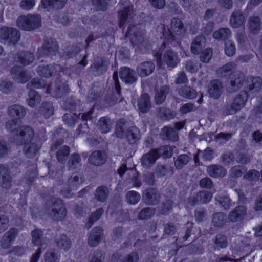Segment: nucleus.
<instances>
[{
	"label": "nucleus",
	"mask_w": 262,
	"mask_h": 262,
	"mask_svg": "<svg viewBox=\"0 0 262 262\" xmlns=\"http://www.w3.org/2000/svg\"><path fill=\"white\" fill-rule=\"evenodd\" d=\"M63 139H60L51 146V151L56 150V156L59 162H65L70 151V148L68 146L63 145Z\"/></svg>",
	"instance_id": "423d86ee"
},
{
	"label": "nucleus",
	"mask_w": 262,
	"mask_h": 262,
	"mask_svg": "<svg viewBox=\"0 0 262 262\" xmlns=\"http://www.w3.org/2000/svg\"><path fill=\"white\" fill-rule=\"evenodd\" d=\"M45 212L55 221L63 220L67 213V209L62 200L59 198H51L46 203Z\"/></svg>",
	"instance_id": "f257e3e1"
},
{
	"label": "nucleus",
	"mask_w": 262,
	"mask_h": 262,
	"mask_svg": "<svg viewBox=\"0 0 262 262\" xmlns=\"http://www.w3.org/2000/svg\"><path fill=\"white\" fill-rule=\"evenodd\" d=\"M69 92L68 86L64 82L57 80L55 82L54 94L58 98L64 97Z\"/></svg>",
	"instance_id": "58836bf2"
},
{
	"label": "nucleus",
	"mask_w": 262,
	"mask_h": 262,
	"mask_svg": "<svg viewBox=\"0 0 262 262\" xmlns=\"http://www.w3.org/2000/svg\"><path fill=\"white\" fill-rule=\"evenodd\" d=\"M81 157L78 154H72L68 162V165L70 169H75L81 165Z\"/></svg>",
	"instance_id": "13d9d810"
},
{
	"label": "nucleus",
	"mask_w": 262,
	"mask_h": 262,
	"mask_svg": "<svg viewBox=\"0 0 262 262\" xmlns=\"http://www.w3.org/2000/svg\"><path fill=\"white\" fill-rule=\"evenodd\" d=\"M11 181L12 178L8 168L0 164V186L8 189L11 187Z\"/></svg>",
	"instance_id": "412c9836"
},
{
	"label": "nucleus",
	"mask_w": 262,
	"mask_h": 262,
	"mask_svg": "<svg viewBox=\"0 0 262 262\" xmlns=\"http://www.w3.org/2000/svg\"><path fill=\"white\" fill-rule=\"evenodd\" d=\"M31 235L34 245L40 246L46 243L47 239L44 237L42 230H32Z\"/></svg>",
	"instance_id": "864d4df0"
},
{
	"label": "nucleus",
	"mask_w": 262,
	"mask_h": 262,
	"mask_svg": "<svg viewBox=\"0 0 262 262\" xmlns=\"http://www.w3.org/2000/svg\"><path fill=\"white\" fill-rule=\"evenodd\" d=\"M231 32L228 28H221L215 31L213 34L214 38L218 40H225L229 38Z\"/></svg>",
	"instance_id": "5fc2aeb1"
},
{
	"label": "nucleus",
	"mask_w": 262,
	"mask_h": 262,
	"mask_svg": "<svg viewBox=\"0 0 262 262\" xmlns=\"http://www.w3.org/2000/svg\"><path fill=\"white\" fill-rule=\"evenodd\" d=\"M247 207L245 205H238L228 215L231 222H235L242 219L246 214Z\"/></svg>",
	"instance_id": "a878e982"
},
{
	"label": "nucleus",
	"mask_w": 262,
	"mask_h": 262,
	"mask_svg": "<svg viewBox=\"0 0 262 262\" xmlns=\"http://www.w3.org/2000/svg\"><path fill=\"white\" fill-rule=\"evenodd\" d=\"M245 21L243 12L239 9H235L230 16V26L233 28H238L244 24Z\"/></svg>",
	"instance_id": "aec40b11"
},
{
	"label": "nucleus",
	"mask_w": 262,
	"mask_h": 262,
	"mask_svg": "<svg viewBox=\"0 0 262 262\" xmlns=\"http://www.w3.org/2000/svg\"><path fill=\"white\" fill-rule=\"evenodd\" d=\"M251 82L248 86L249 91L252 94H257L259 92L262 86V79L260 77H253L251 79Z\"/></svg>",
	"instance_id": "de8ad7c7"
},
{
	"label": "nucleus",
	"mask_w": 262,
	"mask_h": 262,
	"mask_svg": "<svg viewBox=\"0 0 262 262\" xmlns=\"http://www.w3.org/2000/svg\"><path fill=\"white\" fill-rule=\"evenodd\" d=\"M81 183L79 177L76 173L73 174L67 181V184L73 190L76 189Z\"/></svg>",
	"instance_id": "338daca9"
},
{
	"label": "nucleus",
	"mask_w": 262,
	"mask_h": 262,
	"mask_svg": "<svg viewBox=\"0 0 262 262\" xmlns=\"http://www.w3.org/2000/svg\"><path fill=\"white\" fill-rule=\"evenodd\" d=\"M17 26L20 29L26 31L35 30L41 26V19L38 14L22 15L17 19Z\"/></svg>",
	"instance_id": "f03ea898"
},
{
	"label": "nucleus",
	"mask_w": 262,
	"mask_h": 262,
	"mask_svg": "<svg viewBox=\"0 0 262 262\" xmlns=\"http://www.w3.org/2000/svg\"><path fill=\"white\" fill-rule=\"evenodd\" d=\"M34 133L32 128L29 126H22L16 130L15 139L20 144H26L30 142L34 137Z\"/></svg>",
	"instance_id": "9d476101"
},
{
	"label": "nucleus",
	"mask_w": 262,
	"mask_h": 262,
	"mask_svg": "<svg viewBox=\"0 0 262 262\" xmlns=\"http://www.w3.org/2000/svg\"><path fill=\"white\" fill-rule=\"evenodd\" d=\"M110 193L109 188L105 185L98 187L95 190L94 195V199L98 202L104 203L107 201Z\"/></svg>",
	"instance_id": "bb28decb"
},
{
	"label": "nucleus",
	"mask_w": 262,
	"mask_h": 262,
	"mask_svg": "<svg viewBox=\"0 0 262 262\" xmlns=\"http://www.w3.org/2000/svg\"><path fill=\"white\" fill-rule=\"evenodd\" d=\"M46 83L44 80L40 78H34L30 82L27 84V88L28 89H39L44 88Z\"/></svg>",
	"instance_id": "69168bd1"
},
{
	"label": "nucleus",
	"mask_w": 262,
	"mask_h": 262,
	"mask_svg": "<svg viewBox=\"0 0 262 262\" xmlns=\"http://www.w3.org/2000/svg\"><path fill=\"white\" fill-rule=\"evenodd\" d=\"M119 75L121 80L126 84H133L135 83L137 79L134 71L126 67L120 68Z\"/></svg>",
	"instance_id": "2eb2a0df"
},
{
	"label": "nucleus",
	"mask_w": 262,
	"mask_h": 262,
	"mask_svg": "<svg viewBox=\"0 0 262 262\" xmlns=\"http://www.w3.org/2000/svg\"><path fill=\"white\" fill-rule=\"evenodd\" d=\"M106 161V155L101 150H95L90 156L89 162L96 166L103 165Z\"/></svg>",
	"instance_id": "6ab92c4d"
},
{
	"label": "nucleus",
	"mask_w": 262,
	"mask_h": 262,
	"mask_svg": "<svg viewBox=\"0 0 262 262\" xmlns=\"http://www.w3.org/2000/svg\"><path fill=\"white\" fill-rule=\"evenodd\" d=\"M13 78L19 83H25L30 78V75L18 67H13L11 69Z\"/></svg>",
	"instance_id": "7c9ffc66"
},
{
	"label": "nucleus",
	"mask_w": 262,
	"mask_h": 262,
	"mask_svg": "<svg viewBox=\"0 0 262 262\" xmlns=\"http://www.w3.org/2000/svg\"><path fill=\"white\" fill-rule=\"evenodd\" d=\"M113 78L114 81L115 89L116 91V94L108 95L105 98V101L110 105H114L118 100V97H120L121 94V87L118 77L117 72H114L113 75Z\"/></svg>",
	"instance_id": "f3484780"
},
{
	"label": "nucleus",
	"mask_w": 262,
	"mask_h": 262,
	"mask_svg": "<svg viewBox=\"0 0 262 262\" xmlns=\"http://www.w3.org/2000/svg\"><path fill=\"white\" fill-rule=\"evenodd\" d=\"M142 199L147 205L154 206L160 202L161 195L155 188H149L144 191Z\"/></svg>",
	"instance_id": "0eeeda50"
},
{
	"label": "nucleus",
	"mask_w": 262,
	"mask_h": 262,
	"mask_svg": "<svg viewBox=\"0 0 262 262\" xmlns=\"http://www.w3.org/2000/svg\"><path fill=\"white\" fill-rule=\"evenodd\" d=\"M103 209L102 208H100L97 209L95 212L92 213L88 219V222L85 223V227L86 228H91L94 223L100 218L101 215L103 214Z\"/></svg>",
	"instance_id": "052dcab7"
},
{
	"label": "nucleus",
	"mask_w": 262,
	"mask_h": 262,
	"mask_svg": "<svg viewBox=\"0 0 262 262\" xmlns=\"http://www.w3.org/2000/svg\"><path fill=\"white\" fill-rule=\"evenodd\" d=\"M109 62L105 59L99 58L91 66L90 69L96 76H99L107 70Z\"/></svg>",
	"instance_id": "ddd939ff"
},
{
	"label": "nucleus",
	"mask_w": 262,
	"mask_h": 262,
	"mask_svg": "<svg viewBox=\"0 0 262 262\" xmlns=\"http://www.w3.org/2000/svg\"><path fill=\"white\" fill-rule=\"evenodd\" d=\"M34 60V56L30 52H21L17 54V62L26 66L32 63Z\"/></svg>",
	"instance_id": "c03bdc74"
},
{
	"label": "nucleus",
	"mask_w": 262,
	"mask_h": 262,
	"mask_svg": "<svg viewBox=\"0 0 262 262\" xmlns=\"http://www.w3.org/2000/svg\"><path fill=\"white\" fill-rule=\"evenodd\" d=\"M97 127L102 133L108 132L112 127L111 120L107 117H103L99 119L97 122Z\"/></svg>",
	"instance_id": "79ce46f5"
},
{
	"label": "nucleus",
	"mask_w": 262,
	"mask_h": 262,
	"mask_svg": "<svg viewBox=\"0 0 262 262\" xmlns=\"http://www.w3.org/2000/svg\"><path fill=\"white\" fill-rule=\"evenodd\" d=\"M56 243L57 247L66 251L69 250L72 245V242L65 234H61L56 237Z\"/></svg>",
	"instance_id": "e433bc0d"
},
{
	"label": "nucleus",
	"mask_w": 262,
	"mask_h": 262,
	"mask_svg": "<svg viewBox=\"0 0 262 262\" xmlns=\"http://www.w3.org/2000/svg\"><path fill=\"white\" fill-rule=\"evenodd\" d=\"M58 52V46L57 42L53 39L46 40L42 47L38 49L39 57L55 55Z\"/></svg>",
	"instance_id": "1a4fd4ad"
},
{
	"label": "nucleus",
	"mask_w": 262,
	"mask_h": 262,
	"mask_svg": "<svg viewBox=\"0 0 262 262\" xmlns=\"http://www.w3.org/2000/svg\"><path fill=\"white\" fill-rule=\"evenodd\" d=\"M158 158L162 157L163 158H169L172 157L173 148L169 145H163L158 148L154 149Z\"/></svg>",
	"instance_id": "ea45409f"
},
{
	"label": "nucleus",
	"mask_w": 262,
	"mask_h": 262,
	"mask_svg": "<svg viewBox=\"0 0 262 262\" xmlns=\"http://www.w3.org/2000/svg\"><path fill=\"white\" fill-rule=\"evenodd\" d=\"M236 68V64L233 62H229L217 70V73L220 76H226L230 74Z\"/></svg>",
	"instance_id": "bf43d9fd"
},
{
	"label": "nucleus",
	"mask_w": 262,
	"mask_h": 262,
	"mask_svg": "<svg viewBox=\"0 0 262 262\" xmlns=\"http://www.w3.org/2000/svg\"><path fill=\"white\" fill-rule=\"evenodd\" d=\"M137 102L138 109L143 113L148 112L151 107L150 97L147 93L142 94L138 98Z\"/></svg>",
	"instance_id": "c756f323"
},
{
	"label": "nucleus",
	"mask_w": 262,
	"mask_h": 262,
	"mask_svg": "<svg viewBox=\"0 0 262 262\" xmlns=\"http://www.w3.org/2000/svg\"><path fill=\"white\" fill-rule=\"evenodd\" d=\"M214 199L215 204L224 210H228L231 206V200L227 195H217Z\"/></svg>",
	"instance_id": "8fccbe9b"
},
{
	"label": "nucleus",
	"mask_w": 262,
	"mask_h": 262,
	"mask_svg": "<svg viewBox=\"0 0 262 262\" xmlns=\"http://www.w3.org/2000/svg\"><path fill=\"white\" fill-rule=\"evenodd\" d=\"M19 31L14 28L6 26L0 28V39L9 44H16L20 39Z\"/></svg>",
	"instance_id": "39448f33"
},
{
	"label": "nucleus",
	"mask_w": 262,
	"mask_h": 262,
	"mask_svg": "<svg viewBox=\"0 0 262 262\" xmlns=\"http://www.w3.org/2000/svg\"><path fill=\"white\" fill-rule=\"evenodd\" d=\"M156 212L155 208L147 207L143 208L138 213V218L139 220H147L152 217Z\"/></svg>",
	"instance_id": "3c124183"
},
{
	"label": "nucleus",
	"mask_w": 262,
	"mask_h": 262,
	"mask_svg": "<svg viewBox=\"0 0 262 262\" xmlns=\"http://www.w3.org/2000/svg\"><path fill=\"white\" fill-rule=\"evenodd\" d=\"M158 115L161 119L167 120L173 118L176 113L166 107H160L158 109Z\"/></svg>",
	"instance_id": "6e6d98bb"
},
{
	"label": "nucleus",
	"mask_w": 262,
	"mask_h": 262,
	"mask_svg": "<svg viewBox=\"0 0 262 262\" xmlns=\"http://www.w3.org/2000/svg\"><path fill=\"white\" fill-rule=\"evenodd\" d=\"M191 158L187 154H181L178 156L174 161V166L176 169H181L190 161Z\"/></svg>",
	"instance_id": "4d7b16f0"
},
{
	"label": "nucleus",
	"mask_w": 262,
	"mask_h": 262,
	"mask_svg": "<svg viewBox=\"0 0 262 262\" xmlns=\"http://www.w3.org/2000/svg\"><path fill=\"white\" fill-rule=\"evenodd\" d=\"M162 133L167 139L172 141H177L178 139V133L173 128L165 126L162 129Z\"/></svg>",
	"instance_id": "680f3d73"
},
{
	"label": "nucleus",
	"mask_w": 262,
	"mask_h": 262,
	"mask_svg": "<svg viewBox=\"0 0 262 262\" xmlns=\"http://www.w3.org/2000/svg\"><path fill=\"white\" fill-rule=\"evenodd\" d=\"M248 92L246 91H242L238 94L231 104H227L225 109L226 114H232L243 108L248 99Z\"/></svg>",
	"instance_id": "20e7f679"
},
{
	"label": "nucleus",
	"mask_w": 262,
	"mask_h": 262,
	"mask_svg": "<svg viewBox=\"0 0 262 262\" xmlns=\"http://www.w3.org/2000/svg\"><path fill=\"white\" fill-rule=\"evenodd\" d=\"M186 31L182 21L177 17L172 18L171 20L170 27L167 30L164 27L163 34L164 37L168 41L172 42L174 40V36L183 35Z\"/></svg>",
	"instance_id": "7ed1b4c3"
},
{
	"label": "nucleus",
	"mask_w": 262,
	"mask_h": 262,
	"mask_svg": "<svg viewBox=\"0 0 262 262\" xmlns=\"http://www.w3.org/2000/svg\"><path fill=\"white\" fill-rule=\"evenodd\" d=\"M155 69V63L151 61H146L139 64L136 68V71L140 77H145L150 75Z\"/></svg>",
	"instance_id": "f8f14e48"
},
{
	"label": "nucleus",
	"mask_w": 262,
	"mask_h": 262,
	"mask_svg": "<svg viewBox=\"0 0 262 262\" xmlns=\"http://www.w3.org/2000/svg\"><path fill=\"white\" fill-rule=\"evenodd\" d=\"M40 112L45 118H47L54 113V107L52 103L44 102L41 104Z\"/></svg>",
	"instance_id": "e2e57ef3"
},
{
	"label": "nucleus",
	"mask_w": 262,
	"mask_h": 262,
	"mask_svg": "<svg viewBox=\"0 0 262 262\" xmlns=\"http://www.w3.org/2000/svg\"><path fill=\"white\" fill-rule=\"evenodd\" d=\"M212 194L207 191H199L195 195L190 196L188 199V203L191 206H195L198 204L207 203L211 200Z\"/></svg>",
	"instance_id": "9b49d317"
},
{
	"label": "nucleus",
	"mask_w": 262,
	"mask_h": 262,
	"mask_svg": "<svg viewBox=\"0 0 262 262\" xmlns=\"http://www.w3.org/2000/svg\"><path fill=\"white\" fill-rule=\"evenodd\" d=\"M67 0H41V4L45 8H54L59 9L62 8Z\"/></svg>",
	"instance_id": "a19ab883"
},
{
	"label": "nucleus",
	"mask_w": 262,
	"mask_h": 262,
	"mask_svg": "<svg viewBox=\"0 0 262 262\" xmlns=\"http://www.w3.org/2000/svg\"><path fill=\"white\" fill-rule=\"evenodd\" d=\"M245 80V76L242 72H235L228 83L227 89L229 92L232 93L238 91L243 86Z\"/></svg>",
	"instance_id": "6e6552de"
},
{
	"label": "nucleus",
	"mask_w": 262,
	"mask_h": 262,
	"mask_svg": "<svg viewBox=\"0 0 262 262\" xmlns=\"http://www.w3.org/2000/svg\"><path fill=\"white\" fill-rule=\"evenodd\" d=\"M227 222L226 215L223 212H217L213 214L212 223L214 227L222 228Z\"/></svg>",
	"instance_id": "49530a36"
},
{
	"label": "nucleus",
	"mask_w": 262,
	"mask_h": 262,
	"mask_svg": "<svg viewBox=\"0 0 262 262\" xmlns=\"http://www.w3.org/2000/svg\"><path fill=\"white\" fill-rule=\"evenodd\" d=\"M23 152L28 158L33 157L39 149L38 146L34 142H27L24 144Z\"/></svg>",
	"instance_id": "a18cd8bd"
},
{
	"label": "nucleus",
	"mask_w": 262,
	"mask_h": 262,
	"mask_svg": "<svg viewBox=\"0 0 262 262\" xmlns=\"http://www.w3.org/2000/svg\"><path fill=\"white\" fill-rule=\"evenodd\" d=\"M163 59L167 66L170 68L176 67L179 62L177 53L171 50H167L165 52Z\"/></svg>",
	"instance_id": "4be33fe9"
},
{
	"label": "nucleus",
	"mask_w": 262,
	"mask_h": 262,
	"mask_svg": "<svg viewBox=\"0 0 262 262\" xmlns=\"http://www.w3.org/2000/svg\"><path fill=\"white\" fill-rule=\"evenodd\" d=\"M221 158L222 163L225 165H233L235 160V156L231 152H226L223 154Z\"/></svg>",
	"instance_id": "774afa93"
},
{
	"label": "nucleus",
	"mask_w": 262,
	"mask_h": 262,
	"mask_svg": "<svg viewBox=\"0 0 262 262\" xmlns=\"http://www.w3.org/2000/svg\"><path fill=\"white\" fill-rule=\"evenodd\" d=\"M178 93L181 97L187 99H193L197 95L194 89L187 85L181 86L179 89Z\"/></svg>",
	"instance_id": "37998d69"
},
{
	"label": "nucleus",
	"mask_w": 262,
	"mask_h": 262,
	"mask_svg": "<svg viewBox=\"0 0 262 262\" xmlns=\"http://www.w3.org/2000/svg\"><path fill=\"white\" fill-rule=\"evenodd\" d=\"M155 173L158 178H162L168 173L172 176L174 173L173 168L171 166H166L165 165L158 163L155 167Z\"/></svg>",
	"instance_id": "f704fd0d"
},
{
	"label": "nucleus",
	"mask_w": 262,
	"mask_h": 262,
	"mask_svg": "<svg viewBox=\"0 0 262 262\" xmlns=\"http://www.w3.org/2000/svg\"><path fill=\"white\" fill-rule=\"evenodd\" d=\"M8 113L11 118L16 120L24 117L26 114V111L22 106L18 104H14L8 107Z\"/></svg>",
	"instance_id": "cd10ccee"
},
{
	"label": "nucleus",
	"mask_w": 262,
	"mask_h": 262,
	"mask_svg": "<svg viewBox=\"0 0 262 262\" xmlns=\"http://www.w3.org/2000/svg\"><path fill=\"white\" fill-rule=\"evenodd\" d=\"M29 98L28 99V105L34 107L39 104L41 101L40 95L34 90H31L28 93Z\"/></svg>",
	"instance_id": "09e8293b"
},
{
	"label": "nucleus",
	"mask_w": 262,
	"mask_h": 262,
	"mask_svg": "<svg viewBox=\"0 0 262 262\" xmlns=\"http://www.w3.org/2000/svg\"><path fill=\"white\" fill-rule=\"evenodd\" d=\"M169 91V86L167 85H163L157 90L154 97L156 104L158 105L162 104L165 101Z\"/></svg>",
	"instance_id": "2f4dec72"
},
{
	"label": "nucleus",
	"mask_w": 262,
	"mask_h": 262,
	"mask_svg": "<svg viewBox=\"0 0 262 262\" xmlns=\"http://www.w3.org/2000/svg\"><path fill=\"white\" fill-rule=\"evenodd\" d=\"M247 170L243 165H236L232 167L229 170V174L232 178H237L241 177Z\"/></svg>",
	"instance_id": "0e129e2a"
},
{
	"label": "nucleus",
	"mask_w": 262,
	"mask_h": 262,
	"mask_svg": "<svg viewBox=\"0 0 262 262\" xmlns=\"http://www.w3.org/2000/svg\"><path fill=\"white\" fill-rule=\"evenodd\" d=\"M158 159L154 149H151L148 152L143 155L141 158V165L144 168H150Z\"/></svg>",
	"instance_id": "b1692460"
},
{
	"label": "nucleus",
	"mask_w": 262,
	"mask_h": 262,
	"mask_svg": "<svg viewBox=\"0 0 262 262\" xmlns=\"http://www.w3.org/2000/svg\"><path fill=\"white\" fill-rule=\"evenodd\" d=\"M208 92L211 97L218 99L223 92L222 83L217 79L211 81L208 85Z\"/></svg>",
	"instance_id": "dca6fc26"
},
{
	"label": "nucleus",
	"mask_w": 262,
	"mask_h": 262,
	"mask_svg": "<svg viewBox=\"0 0 262 262\" xmlns=\"http://www.w3.org/2000/svg\"><path fill=\"white\" fill-rule=\"evenodd\" d=\"M205 44L206 38L204 36L199 35L196 36L191 45L190 50L191 53L194 55L200 54L205 48Z\"/></svg>",
	"instance_id": "5701e85b"
},
{
	"label": "nucleus",
	"mask_w": 262,
	"mask_h": 262,
	"mask_svg": "<svg viewBox=\"0 0 262 262\" xmlns=\"http://www.w3.org/2000/svg\"><path fill=\"white\" fill-rule=\"evenodd\" d=\"M102 230H92L88 237V244L91 247L96 246L102 239Z\"/></svg>",
	"instance_id": "473e14b6"
},
{
	"label": "nucleus",
	"mask_w": 262,
	"mask_h": 262,
	"mask_svg": "<svg viewBox=\"0 0 262 262\" xmlns=\"http://www.w3.org/2000/svg\"><path fill=\"white\" fill-rule=\"evenodd\" d=\"M61 67L57 64H49L47 66H39L37 72L39 75L45 77H50L55 75Z\"/></svg>",
	"instance_id": "4468645a"
},
{
	"label": "nucleus",
	"mask_w": 262,
	"mask_h": 262,
	"mask_svg": "<svg viewBox=\"0 0 262 262\" xmlns=\"http://www.w3.org/2000/svg\"><path fill=\"white\" fill-rule=\"evenodd\" d=\"M247 26L250 33L257 35L261 29V19L258 16H251L248 19Z\"/></svg>",
	"instance_id": "a211bd4d"
},
{
	"label": "nucleus",
	"mask_w": 262,
	"mask_h": 262,
	"mask_svg": "<svg viewBox=\"0 0 262 262\" xmlns=\"http://www.w3.org/2000/svg\"><path fill=\"white\" fill-rule=\"evenodd\" d=\"M131 40L133 44L138 45L141 49H148L149 48L150 45L148 41L144 39L143 34L141 32L135 33Z\"/></svg>",
	"instance_id": "72a5a7b5"
},
{
	"label": "nucleus",
	"mask_w": 262,
	"mask_h": 262,
	"mask_svg": "<svg viewBox=\"0 0 262 262\" xmlns=\"http://www.w3.org/2000/svg\"><path fill=\"white\" fill-rule=\"evenodd\" d=\"M174 201L171 199L164 201L159 207V211L162 215H167L172 210Z\"/></svg>",
	"instance_id": "603ef678"
},
{
	"label": "nucleus",
	"mask_w": 262,
	"mask_h": 262,
	"mask_svg": "<svg viewBox=\"0 0 262 262\" xmlns=\"http://www.w3.org/2000/svg\"><path fill=\"white\" fill-rule=\"evenodd\" d=\"M207 174L211 177L220 178L223 177L227 173V170L222 165L219 164H212L207 167Z\"/></svg>",
	"instance_id": "393cba45"
},
{
	"label": "nucleus",
	"mask_w": 262,
	"mask_h": 262,
	"mask_svg": "<svg viewBox=\"0 0 262 262\" xmlns=\"http://www.w3.org/2000/svg\"><path fill=\"white\" fill-rule=\"evenodd\" d=\"M133 13V6L128 5L118 11V17L119 19V26L120 28L123 26L129 16Z\"/></svg>",
	"instance_id": "c9c22d12"
},
{
	"label": "nucleus",
	"mask_w": 262,
	"mask_h": 262,
	"mask_svg": "<svg viewBox=\"0 0 262 262\" xmlns=\"http://www.w3.org/2000/svg\"><path fill=\"white\" fill-rule=\"evenodd\" d=\"M15 230H9L3 236L1 245L3 248H8L12 244L13 241L17 235Z\"/></svg>",
	"instance_id": "4c0bfd02"
},
{
	"label": "nucleus",
	"mask_w": 262,
	"mask_h": 262,
	"mask_svg": "<svg viewBox=\"0 0 262 262\" xmlns=\"http://www.w3.org/2000/svg\"><path fill=\"white\" fill-rule=\"evenodd\" d=\"M125 138L129 144H134L141 138L139 129L136 126H130L125 131Z\"/></svg>",
	"instance_id": "c85d7f7f"
}]
</instances>
